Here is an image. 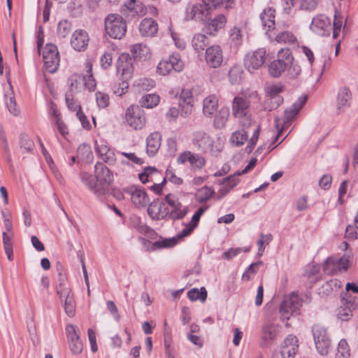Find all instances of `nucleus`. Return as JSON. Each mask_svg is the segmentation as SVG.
<instances>
[{
  "instance_id": "60",
  "label": "nucleus",
  "mask_w": 358,
  "mask_h": 358,
  "mask_svg": "<svg viewBox=\"0 0 358 358\" xmlns=\"http://www.w3.org/2000/svg\"><path fill=\"white\" fill-rule=\"evenodd\" d=\"M95 149L99 155V157L101 158L103 156H104L107 152H109L111 149L108 146L107 143L101 140L99 141L95 142Z\"/></svg>"
},
{
  "instance_id": "45",
  "label": "nucleus",
  "mask_w": 358,
  "mask_h": 358,
  "mask_svg": "<svg viewBox=\"0 0 358 358\" xmlns=\"http://www.w3.org/2000/svg\"><path fill=\"white\" fill-rule=\"evenodd\" d=\"M275 40L280 43H289L294 44L296 42V37L290 31H285L279 33Z\"/></svg>"
},
{
  "instance_id": "10",
  "label": "nucleus",
  "mask_w": 358,
  "mask_h": 358,
  "mask_svg": "<svg viewBox=\"0 0 358 358\" xmlns=\"http://www.w3.org/2000/svg\"><path fill=\"white\" fill-rule=\"evenodd\" d=\"M165 201L171 208L168 216L173 220L182 219L188 212V208L182 206L179 199L171 194L165 196Z\"/></svg>"
},
{
  "instance_id": "36",
  "label": "nucleus",
  "mask_w": 358,
  "mask_h": 358,
  "mask_svg": "<svg viewBox=\"0 0 358 358\" xmlns=\"http://www.w3.org/2000/svg\"><path fill=\"white\" fill-rule=\"evenodd\" d=\"M187 296L190 301L200 300L204 302L207 298V291L204 287H202L200 290L193 288L187 292Z\"/></svg>"
},
{
  "instance_id": "31",
  "label": "nucleus",
  "mask_w": 358,
  "mask_h": 358,
  "mask_svg": "<svg viewBox=\"0 0 358 358\" xmlns=\"http://www.w3.org/2000/svg\"><path fill=\"white\" fill-rule=\"evenodd\" d=\"M226 22V17L223 14H220L208 23L206 28L210 34L214 35L215 32L224 27Z\"/></svg>"
},
{
  "instance_id": "30",
  "label": "nucleus",
  "mask_w": 358,
  "mask_h": 358,
  "mask_svg": "<svg viewBox=\"0 0 358 358\" xmlns=\"http://www.w3.org/2000/svg\"><path fill=\"white\" fill-rule=\"evenodd\" d=\"M315 348L322 356L327 355L332 348L331 341L329 337H314Z\"/></svg>"
},
{
  "instance_id": "49",
  "label": "nucleus",
  "mask_w": 358,
  "mask_h": 358,
  "mask_svg": "<svg viewBox=\"0 0 358 358\" xmlns=\"http://www.w3.org/2000/svg\"><path fill=\"white\" fill-rule=\"evenodd\" d=\"M41 147L42 153H43L47 163L50 166L52 172L55 173V176H56V178L57 179H59V178H61V174L59 173L58 170L55 167L52 157H50L48 152L47 151V150L45 148L44 145L42 143H41Z\"/></svg>"
},
{
  "instance_id": "57",
  "label": "nucleus",
  "mask_w": 358,
  "mask_h": 358,
  "mask_svg": "<svg viewBox=\"0 0 358 358\" xmlns=\"http://www.w3.org/2000/svg\"><path fill=\"white\" fill-rule=\"evenodd\" d=\"M173 70V66L170 64L168 59L161 61L157 66L158 73L163 76L170 73Z\"/></svg>"
},
{
  "instance_id": "41",
  "label": "nucleus",
  "mask_w": 358,
  "mask_h": 358,
  "mask_svg": "<svg viewBox=\"0 0 358 358\" xmlns=\"http://www.w3.org/2000/svg\"><path fill=\"white\" fill-rule=\"evenodd\" d=\"M356 309L357 308L341 303V306L338 309L337 316L342 321H348L352 317V312Z\"/></svg>"
},
{
  "instance_id": "51",
  "label": "nucleus",
  "mask_w": 358,
  "mask_h": 358,
  "mask_svg": "<svg viewBox=\"0 0 358 358\" xmlns=\"http://www.w3.org/2000/svg\"><path fill=\"white\" fill-rule=\"evenodd\" d=\"M250 248H230L227 251L223 252L222 258L224 259L230 260L241 252H248Z\"/></svg>"
},
{
  "instance_id": "50",
  "label": "nucleus",
  "mask_w": 358,
  "mask_h": 358,
  "mask_svg": "<svg viewBox=\"0 0 358 358\" xmlns=\"http://www.w3.org/2000/svg\"><path fill=\"white\" fill-rule=\"evenodd\" d=\"M69 347L73 354L78 355L82 352L83 344L80 337H71L69 341Z\"/></svg>"
},
{
  "instance_id": "43",
  "label": "nucleus",
  "mask_w": 358,
  "mask_h": 358,
  "mask_svg": "<svg viewBox=\"0 0 358 358\" xmlns=\"http://www.w3.org/2000/svg\"><path fill=\"white\" fill-rule=\"evenodd\" d=\"M350 349L345 339H341L338 343L336 358H350Z\"/></svg>"
},
{
  "instance_id": "62",
  "label": "nucleus",
  "mask_w": 358,
  "mask_h": 358,
  "mask_svg": "<svg viewBox=\"0 0 358 358\" xmlns=\"http://www.w3.org/2000/svg\"><path fill=\"white\" fill-rule=\"evenodd\" d=\"M189 163L193 167L201 169L205 165L206 161L204 158L199 155L192 153Z\"/></svg>"
},
{
  "instance_id": "56",
  "label": "nucleus",
  "mask_w": 358,
  "mask_h": 358,
  "mask_svg": "<svg viewBox=\"0 0 358 358\" xmlns=\"http://www.w3.org/2000/svg\"><path fill=\"white\" fill-rule=\"evenodd\" d=\"M230 39L235 45H240L242 42L243 34L239 27H233L229 32Z\"/></svg>"
},
{
  "instance_id": "59",
  "label": "nucleus",
  "mask_w": 358,
  "mask_h": 358,
  "mask_svg": "<svg viewBox=\"0 0 358 358\" xmlns=\"http://www.w3.org/2000/svg\"><path fill=\"white\" fill-rule=\"evenodd\" d=\"M175 71L179 72L183 69V63L178 55H173L168 59Z\"/></svg>"
},
{
  "instance_id": "15",
  "label": "nucleus",
  "mask_w": 358,
  "mask_h": 358,
  "mask_svg": "<svg viewBox=\"0 0 358 358\" xmlns=\"http://www.w3.org/2000/svg\"><path fill=\"white\" fill-rule=\"evenodd\" d=\"M147 211L150 217L155 220H163L169 215V208L159 199H155L150 203Z\"/></svg>"
},
{
  "instance_id": "2",
  "label": "nucleus",
  "mask_w": 358,
  "mask_h": 358,
  "mask_svg": "<svg viewBox=\"0 0 358 358\" xmlns=\"http://www.w3.org/2000/svg\"><path fill=\"white\" fill-rule=\"evenodd\" d=\"M193 143L203 152L212 155H217L223 148L219 138L215 141L209 134L201 131L194 134Z\"/></svg>"
},
{
  "instance_id": "6",
  "label": "nucleus",
  "mask_w": 358,
  "mask_h": 358,
  "mask_svg": "<svg viewBox=\"0 0 358 358\" xmlns=\"http://www.w3.org/2000/svg\"><path fill=\"white\" fill-rule=\"evenodd\" d=\"M285 85L281 83L267 85L265 87L266 95L268 100L265 102L264 109L268 111L279 107L283 102V98L280 94L285 90Z\"/></svg>"
},
{
  "instance_id": "17",
  "label": "nucleus",
  "mask_w": 358,
  "mask_h": 358,
  "mask_svg": "<svg viewBox=\"0 0 358 358\" xmlns=\"http://www.w3.org/2000/svg\"><path fill=\"white\" fill-rule=\"evenodd\" d=\"M208 15V8L203 4L196 3L188 6L186 8L185 20H205Z\"/></svg>"
},
{
  "instance_id": "12",
  "label": "nucleus",
  "mask_w": 358,
  "mask_h": 358,
  "mask_svg": "<svg viewBox=\"0 0 358 358\" xmlns=\"http://www.w3.org/2000/svg\"><path fill=\"white\" fill-rule=\"evenodd\" d=\"M205 60L207 66L210 68L220 67L223 62V52L221 47L214 45L206 48Z\"/></svg>"
},
{
  "instance_id": "61",
  "label": "nucleus",
  "mask_w": 358,
  "mask_h": 358,
  "mask_svg": "<svg viewBox=\"0 0 358 358\" xmlns=\"http://www.w3.org/2000/svg\"><path fill=\"white\" fill-rule=\"evenodd\" d=\"M96 103L100 108H104L108 106L109 96L107 94L97 92L96 93Z\"/></svg>"
},
{
  "instance_id": "33",
  "label": "nucleus",
  "mask_w": 358,
  "mask_h": 358,
  "mask_svg": "<svg viewBox=\"0 0 358 358\" xmlns=\"http://www.w3.org/2000/svg\"><path fill=\"white\" fill-rule=\"evenodd\" d=\"M208 45V37L203 34H195L192 39V46L198 52L202 51Z\"/></svg>"
},
{
  "instance_id": "39",
  "label": "nucleus",
  "mask_w": 358,
  "mask_h": 358,
  "mask_svg": "<svg viewBox=\"0 0 358 358\" xmlns=\"http://www.w3.org/2000/svg\"><path fill=\"white\" fill-rule=\"evenodd\" d=\"M3 236V243L5 252L7 255L8 260H13V244H12V237L13 232L10 233V234H7L6 231H3L2 234Z\"/></svg>"
},
{
  "instance_id": "1",
  "label": "nucleus",
  "mask_w": 358,
  "mask_h": 358,
  "mask_svg": "<svg viewBox=\"0 0 358 358\" xmlns=\"http://www.w3.org/2000/svg\"><path fill=\"white\" fill-rule=\"evenodd\" d=\"M59 283L57 285V294L59 295L66 314L72 317L76 314V301L74 295L69 286L66 277L61 273H59Z\"/></svg>"
},
{
  "instance_id": "32",
  "label": "nucleus",
  "mask_w": 358,
  "mask_h": 358,
  "mask_svg": "<svg viewBox=\"0 0 358 358\" xmlns=\"http://www.w3.org/2000/svg\"><path fill=\"white\" fill-rule=\"evenodd\" d=\"M229 116V110L226 107L221 108L217 113H215L214 126L217 129H222L225 127L226 122Z\"/></svg>"
},
{
  "instance_id": "38",
  "label": "nucleus",
  "mask_w": 358,
  "mask_h": 358,
  "mask_svg": "<svg viewBox=\"0 0 358 358\" xmlns=\"http://www.w3.org/2000/svg\"><path fill=\"white\" fill-rule=\"evenodd\" d=\"M280 329L274 320H268L263 326V332L266 336H276L280 334Z\"/></svg>"
},
{
  "instance_id": "11",
  "label": "nucleus",
  "mask_w": 358,
  "mask_h": 358,
  "mask_svg": "<svg viewBox=\"0 0 358 358\" xmlns=\"http://www.w3.org/2000/svg\"><path fill=\"white\" fill-rule=\"evenodd\" d=\"M349 266V259L347 257H331L328 258L324 265V273L334 275L339 272L345 271Z\"/></svg>"
},
{
  "instance_id": "44",
  "label": "nucleus",
  "mask_w": 358,
  "mask_h": 358,
  "mask_svg": "<svg viewBox=\"0 0 358 358\" xmlns=\"http://www.w3.org/2000/svg\"><path fill=\"white\" fill-rule=\"evenodd\" d=\"M248 139V132L244 129L234 132L230 138V141L237 146L242 145Z\"/></svg>"
},
{
  "instance_id": "27",
  "label": "nucleus",
  "mask_w": 358,
  "mask_h": 358,
  "mask_svg": "<svg viewBox=\"0 0 358 358\" xmlns=\"http://www.w3.org/2000/svg\"><path fill=\"white\" fill-rule=\"evenodd\" d=\"M218 99L215 95H209L203 101V113L205 116L211 117L217 112Z\"/></svg>"
},
{
  "instance_id": "52",
  "label": "nucleus",
  "mask_w": 358,
  "mask_h": 358,
  "mask_svg": "<svg viewBox=\"0 0 358 358\" xmlns=\"http://www.w3.org/2000/svg\"><path fill=\"white\" fill-rule=\"evenodd\" d=\"M71 30V24L67 20H62L59 22L57 26L58 34L62 38H65Z\"/></svg>"
},
{
  "instance_id": "48",
  "label": "nucleus",
  "mask_w": 358,
  "mask_h": 358,
  "mask_svg": "<svg viewBox=\"0 0 358 358\" xmlns=\"http://www.w3.org/2000/svg\"><path fill=\"white\" fill-rule=\"evenodd\" d=\"M131 52L135 58L141 59L147 55L149 48L141 43H137L132 46Z\"/></svg>"
},
{
  "instance_id": "5",
  "label": "nucleus",
  "mask_w": 358,
  "mask_h": 358,
  "mask_svg": "<svg viewBox=\"0 0 358 358\" xmlns=\"http://www.w3.org/2000/svg\"><path fill=\"white\" fill-rule=\"evenodd\" d=\"M250 101L246 97L237 96L232 101V114L240 119V124L244 128L251 124V119L248 116Z\"/></svg>"
},
{
  "instance_id": "13",
  "label": "nucleus",
  "mask_w": 358,
  "mask_h": 358,
  "mask_svg": "<svg viewBox=\"0 0 358 358\" xmlns=\"http://www.w3.org/2000/svg\"><path fill=\"white\" fill-rule=\"evenodd\" d=\"M80 179L96 196L102 198L107 194L108 189L101 186V185H98L96 176H94L87 172H82Z\"/></svg>"
},
{
  "instance_id": "9",
  "label": "nucleus",
  "mask_w": 358,
  "mask_h": 358,
  "mask_svg": "<svg viewBox=\"0 0 358 358\" xmlns=\"http://www.w3.org/2000/svg\"><path fill=\"white\" fill-rule=\"evenodd\" d=\"M126 121L134 129H141L145 124L144 111L138 106H131L126 112Z\"/></svg>"
},
{
  "instance_id": "19",
  "label": "nucleus",
  "mask_w": 358,
  "mask_h": 358,
  "mask_svg": "<svg viewBox=\"0 0 358 358\" xmlns=\"http://www.w3.org/2000/svg\"><path fill=\"white\" fill-rule=\"evenodd\" d=\"M95 174L98 185L106 187L108 189V185L113 180L112 172L102 163L95 165Z\"/></svg>"
},
{
  "instance_id": "37",
  "label": "nucleus",
  "mask_w": 358,
  "mask_h": 358,
  "mask_svg": "<svg viewBox=\"0 0 358 358\" xmlns=\"http://www.w3.org/2000/svg\"><path fill=\"white\" fill-rule=\"evenodd\" d=\"M159 102V96L155 94H148L141 98L140 103L141 106L151 108L156 106Z\"/></svg>"
},
{
  "instance_id": "24",
  "label": "nucleus",
  "mask_w": 358,
  "mask_h": 358,
  "mask_svg": "<svg viewBox=\"0 0 358 358\" xmlns=\"http://www.w3.org/2000/svg\"><path fill=\"white\" fill-rule=\"evenodd\" d=\"M161 134L155 131L151 133L146 139V152L150 156H155L161 146Z\"/></svg>"
},
{
  "instance_id": "20",
  "label": "nucleus",
  "mask_w": 358,
  "mask_h": 358,
  "mask_svg": "<svg viewBox=\"0 0 358 358\" xmlns=\"http://www.w3.org/2000/svg\"><path fill=\"white\" fill-rule=\"evenodd\" d=\"M331 21L324 15H318L313 17L310 29L320 36L325 35L326 31L330 27Z\"/></svg>"
},
{
  "instance_id": "29",
  "label": "nucleus",
  "mask_w": 358,
  "mask_h": 358,
  "mask_svg": "<svg viewBox=\"0 0 358 358\" xmlns=\"http://www.w3.org/2000/svg\"><path fill=\"white\" fill-rule=\"evenodd\" d=\"M131 59L129 57L128 55L122 54L118 59L117 63V71H122V74L124 76L125 79H128L131 77L133 72L131 66Z\"/></svg>"
},
{
  "instance_id": "26",
  "label": "nucleus",
  "mask_w": 358,
  "mask_h": 358,
  "mask_svg": "<svg viewBox=\"0 0 358 358\" xmlns=\"http://www.w3.org/2000/svg\"><path fill=\"white\" fill-rule=\"evenodd\" d=\"M128 192L131 194L132 203L138 208L145 207L149 202V199L145 191L142 188H131Z\"/></svg>"
},
{
  "instance_id": "21",
  "label": "nucleus",
  "mask_w": 358,
  "mask_h": 358,
  "mask_svg": "<svg viewBox=\"0 0 358 358\" xmlns=\"http://www.w3.org/2000/svg\"><path fill=\"white\" fill-rule=\"evenodd\" d=\"M89 42L87 33L83 29H78L74 31L71 40V45L77 51L85 50Z\"/></svg>"
},
{
  "instance_id": "16",
  "label": "nucleus",
  "mask_w": 358,
  "mask_h": 358,
  "mask_svg": "<svg viewBox=\"0 0 358 358\" xmlns=\"http://www.w3.org/2000/svg\"><path fill=\"white\" fill-rule=\"evenodd\" d=\"M352 94L349 87L339 88L336 97V110L339 113H344L351 106Z\"/></svg>"
},
{
  "instance_id": "40",
  "label": "nucleus",
  "mask_w": 358,
  "mask_h": 358,
  "mask_svg": "<svg viewBox=\"0 0 358 358\" xmlns=\"http://www.w3.org/2000/svg\"><path fill=\"white\" fill-rule=\"evenodd\" d=\"M343 284L342 282L338 279H331L327 281L322 287V292L325 294H329L331 292L338 291Z\"/></svg>"
},
{
  "instance_id": "46",
  "label": "nucleus",
  "mask_w": 358,
  "mask_h": 358,
  "mask_svg": "<svg viewBox=\"0 0 358 358\" xmlns=\"http://www.w3.org/2000/svg\"><path fill=\"white\" fill-rule=\"evenodd\" d=\"M6 104L10 113L13 115L17 116L19 114V109L17 107L16 101L15 99L14 94L11 91L8 94H5Z\"/></svg>"
},
{
  "instance_id": "47",
  "label": "nucleus",
  "mask_w": 358,
  "mask_h": 358,
  "mask_svg": "<svg viewBox=\"0 0 358 358\" xmlns=\"http://www.w3.org/2000/svg\"><path fill=\"white\" fill-rule=\"evenodd\" d=\"M34 143L27 135L21 134L20 138V148L23 152H29L33 150Z\"/></svg>"
},
{
  "instance_id": "58",
  "label": "nucleus",
  "mask_w": 358,
  "mask_h": 358,
  "mask_svg": "<svg viewBox=\"0 0 358 358\" xmlns=\"http://www.w3.org/2000/svg\"><path fill=\"white\" fill-rule=\"evenodd\" d=\"M66 102L69 110L72 111L81 110V107L77 100H75L71 93L66 94Z\"/></svg>"
},
{
  "instance_id": "8",
  "label": "nucleus",
  "mask_w": 358,
  "mask_h": 358,
  "mask_svg": "<svg viewBox=\"0 0 358 358\" xmlns=\"http://www.w3.org/2000/svg\"><path fill=\"white\" fill-rule=\"evenodd\" d=\"M45 69L50 73H55L59 65V56L57 48L53 44H47L43 52Z\"/></svg>"
},
{
  "instance_id": "64",
  "label": "nucleus",
  "mask_w": 358,
  "mask_h": 358,
  "mask_svg": "<svg viewBox=\"0 0 358 358\" xmlns=\"http://www.w3.org/2000/svg\"><path fill=\"white\" fill-rule=\"evenodd\" d=\"M242 71L237 67H233L229 72V78L232 84H236L241 80Z\"/></svg>"
},
{
  "instance_id": "14",
  "label": "nucleus",
  "mask_w": 358,
  "mask_h": 358,
  "mask_svg": "<svg viewBox=\"0 0 358 358\" xmlns=\"http://www.w3.org/2000/svg\"><path fill=\"white\" fill-rule=\"evenodd\" d=\"M342 304L351 307H358V285L354 282H348L345 286V291L341 294Z\"/></svg>"
},
{
  "instance_id": "28",
  "label": "nucleus",
  "mask_w": 358,
  "mask_h": 358,
  "mask_svg": "<svg viewBox=\"0 0 358 358\" xmlns=\"http://www.w3.org/2000/svg\"><path fill=\"white\" fill-rule=\"evenodd\" d=\"M275 10L273 8L268 7L260 14V20L262 21V26L264 28H267L266 32L270 31L275 28Z\"/></svg>"
},
{
  "instance_id": "7",
  "label": "nucleus",
  "mask_w": 358,
  "mask_h": 358,
  "mask_svg": "<svg viewBox=\"0 0 358 358\" xmlns=\"http://www.w3.org/2000/svg\"><path fill=\"white\" fill-rule=\"evenodd\" d=\"M266 51L265 48H259L248 52L244 59V66L250 73L261 68L265 62Z\"/></svg>"
},
{
  "instance_id": "18",
  "label": "nucleus",
  "mask_w": 358,
  "mask_h": 358,
  "mask_svg": "<svg viewBox=\"0 0 358 358\" xmlns=\"http://www.w3.org/2000/svg\"><path fill=\"white\" fill-rule=\"evenodd\" d=\"M299 350L297 337H286L280 346V354L282 358H294Z\"/></svg>"
},
{
  "instance_id": "25",
  "label": "nucleus",
  "mask_w": 358,
  "mask_h": 358,
  "mask_svg": "<svg viewBox=\"0 0 358 358\" xmlns=\"http://www.w3.org/2000/svg\"><path fill=\"white\" fill-rule=\"evenodd\" d=\"M158 31V24L152 18H144L139 24V31L142 36H154Z\"/></svg>"
},
{
  "instance_id": "54",
  "label": "nucleus",
  "mask_w": 358,
  "mask_h": 358,
  "mask_svg": "<svg viewBox=\"0 0 358 358\" xmlns=\"http://www.w3.org/2000/svg\"><path fill=\"white\" fill-rule=\"evenodd\" d=\"M273 238V236L271 234L264 235L263 234H261L259 235V239L257 241L258 245V255L262 256L264 251V243L268 244Z\"/></svg>"
},
{
  "instance_id": "22",
  "label": "nucleus",
  "mask_w": 358,
  "mask_h": 358,
  "mask_svg": "<svg viewBox=\"0 0 358 358\" xmlns=\"http://www.w3.org/2000/svg\"><path fill=\"white\" fill-rule=\"evenodd\" d=\"M307 99V96H301L289 108L285 110L283 121L285 124L289 123L298 115Z\"/></svg>"
},
{
  "instance_id": "23",
  "label": "nucleus",
  "mask_w": 358,
  "mask_h": 358,
  "mask_svg": "<svg viewBox=\"0 0 358 358\" xmlns=\"http://www.w3.org/2000/svg\"><path fill=\"white\" fill-rule=\"evenodd\" d=\"M236 173L231 175L220 182L221 187L217 192V199L220 200L224 198L231 189H232L239 182Z\"/></svg>"
},
{
  "instance_id": "53",
  "label": "nucleus",
  "mask_w": 358,
  "mask_h": 358,
  "mask_svg": "<svg viewBox=\"0 0 358 358\" xmlns=\"http://www.w3.org/2000/svg\"><path fill=\"white\" fill-rule=\"evenodd\" d=\"M278 59H282L285 63L286 66H289V64H292L294 61V57L289 49H281L278 52Z\"/></svg>"
},
{
  "instance_id": "4",
  "label": "nucleus",
  "mask_w": 358,
  "mask_h": 358,
  "mask_svg": "<svg viewBox=\"0 0 358 358\" xmlns=\"http://www.w3.org/2000/svg\"><path fill=\"white\" fill-rule=\"evenodd\" d=\"M302 304V299L295 292L285 296L279 308L281 320H287L291 316L298 315Z\"/></svg>"
},
{
  "instance_id": "34",
  "label": "nucleus",
  "mask_w": 358,
  "mask_h": 358,
  "mask_svg": "<svg viewBox=\"0 0 358 358\" xmlns=\"http://www.w3.org/2000/svg\"><path fill=\"white\" fill-rule=\"evenodd\" d=\"M285 63L281 59L273 61L268 66L269 74L274 78L279 77L287 69Z\"/></svg>"
},
{
  "instance_id": "55",
  "label": "nucleus",
  "mask_w": 358,
  "mask_h": 358,
  "mask_svg": "<svg viewBox=\"0 0 358 358\" xmlns=\"http://www.w3.org/2000/svg\"><path fill=\"white\" fill-rule=\"evenodd\" d=\"M137 86L142 90L149 91L155 86V82L151 78H143L138 80Z\"/></svg>"
},
{
  "instance_id": "3",
  "label": "nucleus",
  "mask_w": 358,
  "mask_h": 358,
  "mask_svg": "<svg viewBox=\"0 0 358 358\" xmlns=\"http://www.w3.org/2000/svg\"><path fill=\"white\" fill-rule=\"evenodd\" d=\"M105 31L115 39H121L127 32L126 21L119 14L111 13L105 18Z\"/></svg>"
},
{
  "instance_id": "35",
  "label": "nucleus",
  "mask_w": 358,
  "mask_h": 358,
  "mask_svg": "<svg viewBox=\"0 0 358 358\" xmlns=\"http://www.w3.org/2000/svg\"><path fill=\"white\" fill-rule=\"evenodd\" d=\"M203 5L208 8H216L219 6H224L225 8L229 9L232 8L234 0H202Z\"/></svg>"
},
{
  "instance_id": "42",
  "label": "nucleus",
  "mask_w": 358,
  "mask_h": 358,
  "mask_svg": "<svg viewBox=\"0 0 358 358\" xmlns=\"http://www.w3.org/2000/svg\"><path fill=\"white\" fill-rule=\"evenodd\" d=\"M78 157H80L82 160L90 162L93 159V154L90 145L86 144L80 145L77 150Z\"/></svg>"
},
{
  "instance_id": "63",
  "label": "nucleus",
  "mask_w": 358,
  "mask_h": 358,
  "mask_svg": "<svg viewBox=\"0 0 358 358\" xmlns=\"http://www.w3.org/2000/svg\"><path fill=\"white\" fill-rule=\"evenodd\" d=\"M287 69L288 74L292 78H296L300 75L301 71V66L294 61H293L292 64H289V66L287 67Z\"/></svg>"
}]
</instances>
